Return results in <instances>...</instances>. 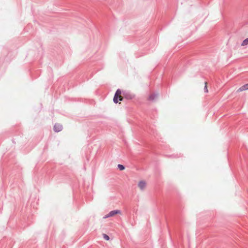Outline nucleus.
<instances>
[{
  "label": "nucleus",
  "instance_id": "8",
  "mask_svg": "<svg viewBox=\"0 0 248 248\" xmlns=\"http://www.w3.org/2000/svg\"><path fill=\"white\" fill-rule=\"evenodd\" d=\"M248 44V37L245 39L242 43L241 46H244Z\"/></svg>",
  "mask_w": 248,
  "mask_h": 248
},
{
  "label": "nucleus",
  "instance_id": "7",
  "mask_svg": "<svg viewBox=\"0 0 248 248\" xmlns=\"http://www.w3.org/2000/svg\"><path fill=\"white\" fill-rule=\"evenodd\" d=\"M138 186L141 190H143L146 186V183L143 181H140L138 184Z\"/></svg>",
  "mask_w": 248,
  "mask_h": 248
},
{
  "label": "nucleus",
  "instance_id": "9",
  "mask_svg": "<svg viewBox=\"0 0 248 248\" xmlns=\"http://www.w3.org/2000/svg\"><path fill=\"white\" fill-rule=\"evenodd\" d=\"M118 168L120 170H123L125 169V167L123 165H122V164H118Z\"/></svg>",
  "mask_w": 248,
  "mask_h": 248
},
{
  "label": "nucleus",
  "instance_id": "5",
  "mask_svg": "<svg viewBox=\"0 0 248 248\" xmlns=\"http://www.w3.org/2000/svg\"><path fill=\"white\" fill-rule=\"evenodd\" d=\"M247 90H248V83L246 84L243 85L242 86H241V87H240L237 90V92H242V91H246Z\"/></svg>",
  "mask_w": 248,
  "mask_h": 248
},
{
  "label": "nucleus",
  "instance_id": "3",
  "mask_svg": "<svg viewBox=\"0 0 248 248\" xmlns=\"http://www.w3.org/2000/svg\"><path fill=\"white\" fill-rule=\"evenodd\" d=\"M123 95L126 99H132L134 97V95L128 91H123Z\"/></svg>",
  "mask_w": 248,
  "mask_h": 248
},
{
  "label": "nucleus",
  "instance_id": "1",
  "mask_svg": "<svg viewBox=\"0 0 248 248\" xmlns=\"http://www.w3.org/2000/svg\"><path fill=\"white\" fill-rule=\"evenodd\" d=\"M121 94V90L120 89H117L113 97V102L114 103L116 104L118 103L119 101L123 100V98L120 97Z\"/></svg>",
  "mask_w": 248,
  "mask_h": 248
},
{
  "label": "nucleus",
  "instance_id": "10",
  "mask_svg": "<svg viewBox=\"0 0 248 248\" xmlns=\"http://www.w3.org/2000/svg\"><path fill=\"white\" fill-rule=\"evenodd\" d=\"M104 238L106 240H109V237L106 234L103 233V234Z\"/></svg>",
  "mask_w": 248,
  "mask_h": 248
},
{
  "label": "nucleus",
  "instance_id": "2",
  "mask_svg": "<svg viewBox=\"0 0 248 248\" xmlns=\"http://www.w3.org/2000/svg\"><path fill=\"white\" fill-rule=\"evenodd\" d=\"M121 211L120 210H112V211H111L110 212H109L108 213V214L106 215L104 217V218H108V217H113V216H114V215H115L116 214H121Z\"/></svg>",
  "mask_w": 248,
  "mask_h": 248
},
{
  "label": "nucleus",
  "instance_id": "4",
  "mask_svg": "<svg viewBox=\"0 0 248 248\" xmlns=\"http://www.w3.org/2000/svg\"><path fill=\"white\" fill-rule=\"evenodd\" d=\"M54 131L56 132H59L62 130V126L59 124H56L54 125L53 128Z\"/></svg>",
  "mask_w": 248,
  "mask_h": 248
},
{
  "label": "nucleus",
  "instance_id": "6",
  "mask_svg": "<svg viewBox=\"0 0 248 248\" xmlns=\"http://www.w3.org/2000/svg\"><path fill=\"white\" fill-rule=\"evenodd\" d=\"M158 94L157 93H153L149 95L148 100L150 101H154L155 100L156 97H157Z\"/></svg>",
  "mask_w": 248,
  "mask_h": 248
},
{
  "label": "nucleus",
  "instance_id": "11",
  "mask_svg": "<svg viewBox=\"0 0 248 248\" xmlns=\"http://www.w3.org/2000/svg\"><path fill=\"white\" fill-rule=\"evenodd\" d=\"M204 91L205 93H208V89H207L206 82H205V86L204 87Z\"/></svg>",
  "mask_w": 248,
  "mask_h": 248
}]
</instances>
